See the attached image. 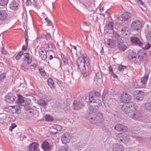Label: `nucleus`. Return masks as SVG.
I'll use <instances>...</instances> for the list:
<instances>
[{
    "instance_id": "nucleus-1",
    "label": "nucleus",
    "mask_w": 151,
    "mask_h": 151,
    "mask_svg": "<svg viewBox=\"0 0 151 151\" xmlns=\"http://www.w3.org/2000/svg\"><path fill=\"white\" fill-rule=\"evenodd\" d=\"M85 116L86 118L89 120L92 124L97 125H99L101 122L103 118L102 113L99 111L97 109H93L88 111Z\"/></svg>"
},
{
    "instance_id": "nucleus-2",
    "label": "nucleus",
    "mask_w": 151,
    "mask_h": 151,
    "mask_svg": "<svg viewBox=\"0 0 151 151\" xmlns=\"http://www.w3.org/2000/svg\"><path fill=\"white\" fill-rule=\"evenodd\" d=\"M76 63L77 67L80 70L83 77H86L89 75V73L86 72L85 64L83 60L82 57H79L77 59Z\"/></svg>"
},
{
    "instance_id": "nucleus-3",
    "label": "nucleus",
    "mask_w": 151,
    "mask_h": 151,
    "mask_svg": "<svg viewBox=\"0 0 151 151\" xmlns=\"http://www.w3.org/2000/svg\"><path fill=\"white\" fill-rule=\"evenodd\" d=\"M142 22L141 21L136 20L133 22L131 24V29L134 31L140 32L142 27Z\"/></svg>"
},
{
    "instance_id": "nucleus-4",
    "label": "nucleus",
    "mask_w": 151,
    "mask_h": 151,
    "mask_svg": "<svg viewBox=\"0 0 151 151\" xmlns=\"http://www.w3.org/2000/svg\"><path fill=\"white\" fill-rule=\"evenodd\" d=\"M129 115L131 118L136 120L142 121L143 118L142 113L139 111L132 113Z\"/></svg>"
},
{
    "instance_id": "nucleus-5",
    "label": "nucleus",
    "mask_w": 151,
    "mask_h": 151,
    "mask_svg": "<svg viewBox=\"0 0 151 151\" xmlns=\"http://www.w3.org/2000/svg\"><path fill=\"white\" fill-rule=\"evenodd\" d=\"M134 100L135 101L142 100L144 97V94L142 91L139 90H136L134 92Z\"/></svg>"
},
{
    "instance_id": "nucleus-6",
    "label": "nucleus",
    "mask_w": 151,
    "mask_h": 151,
    "mask_svg": "<svg viewBox=\"0 0 151 151\" xmlns=\"http://www.w3.org/2000/svg\"><path fill=\"white\" fill-rule=\"evenodd\" d=\"M84 106V104L82 101H74L73 103L72 107L73 109L80 110Z\"/></svg>"
},
{
    "instance_id": "nucleus-7",
    "label": "nucleus",
    "mask_w": 151,
    "mask_h": 151,
    "mask_svg": "<svg viewBox=\"0 0 151 151\" xmlns=\"http://www.w3.org/2000/svg\"><path fill=\"white\" fill-rule=\"evenodd\" d=\"M138 58L142 62L145 61L147 58V54L145 50H141L138 53Z\"/></svg>"
},
{
    "instance_id": "nucleus-8",
    "label": "nucleus",
    "mask_w": 151,
    "mask_h": 151,
    "mask_svg": "<svg viewBox=\"0 0 151 151\" xmlns=\"http://www.w3.org/2000/svg\"><path fill=\"white\" fill-rule=\"evenodd\" d=\"M71 136L70 134L68 132L63 133L61 137V140L63 144L68 143L70 139Z\"/></svg>"
},
{
    "instance_id": "nucleus-9",
    "label": "nucleus",
    "mask_w": 151,
    "mask_h": 151,
    "mask_svg": "<svg viewBox=\"0 0 151 151\" xmlns=\"http://www.w3.org/2000/svg\"><path fill=\"white\" fill-rule=\"evenodd\" d=\"M121 101L125 103H127L131 100V96L126 93H123L120 97Z\"/></svg>"
},
{
    "instance_id": "nucleus-10",
    "label": "nucleus",
    "mask_w": 151,
    "mask_h": 151,
    "mask_svg": "<svg viewBox=\"0 0 151 151\" xmlns=\"http://www.w3.org/2000/svg\"><path fill=\"white\" fill-rule=\"evenodd\" d=\"M41 147L44 151H51L52 149L51 145L46 140L42 142Z\"/></svg>"
},
{
    "instance_id": "nucleus-11",
    "label": "nucleus",
    "mask_w": 151,
    "mask_h": 151,
    "mask_svg": "<svg viewBox=\"0 0 151 151\" xmlns=\"http://www.w3.org/2000/svg\"><path fill=\"white\" fill-rule=\"evenodd\" d=\"M130 41L132 44L135 45L139 46H143L144 45L143 44L138 37L134 36L131 37L130 38Z\"/></svg>"
},
{
    "instance_id": "nucleus-12",
    "label": "nucleus",
    "mask_w": 151,
    "mask_h": 151,
    "mask_svg": "<svg viewBox=\"0 0 151 151\" xmlns=\"http://www.w3.org/2000/svg\"><path fill=\"white\" fill-rule=\"evenodd\" d=\"M136 53L133 51L130 52L128 55V60L132 63H136Z\"/></svg>"
},
{
    "instance_id": "nucleus-13",
    "label": "nucleus",
    "mask_w": 151,
    "mask_h": 151,
    "mask_svg": "<svg viewBox=\"0 0 151 151\" xmlns=\"http://www.w3.org/2000/svg\"><path fill=\"white\" fill-rule=\"evenodd\" d=\"M19 4L15 0H13L9 4V8L13 10H17L18 9Z\"/></svg>"
},
{
    "instance_id": "nucleus-14",
    "label": "nucleus",
    "mask_w": 151,
    "mask_h": 151,
    "mask_svg": "<svg viewBox=\"0 0 151 151\" xmlns=\"http://www.w3.org/2000/svg\"><path fill=\"white\" fill-rule=\"evenodd\" d=\"M39 57L42 60H45L47 58V52L45 49L42 47H40L39 49Z\"/></svg>"
},
{
    "instance_id": "nucleus-15",
    "label": "nucleus",
    "mask_w": 151,
    "mask_h": 151,
    "mask_svg": "<svg viewBox=\"0 0 151 151\" xmlns=\"http://www.w3.org/2000/svg\"><path fill=\"white\" fill-rule=\"evenodd\" d=\"M124 147L122 144L117 143L113 145L112 151H124Z\"/></svg>"
},
{
    "instance_id": "nucleus-16",
    "label": "nucleus",
    "mask_w": 151,
    "mask_h": 151,
    "mask_svg": "<svg viewBox=\"0 0 151 151\" xmlns=\"http://www.w3.org/2000/svg\"><path fill=\"white\" fill-rule=\"evenodd\" d=\"M93 101L92 104H90L93 109H97L99 107H100L102 104V101L100 100H96V101Z\"/></svg>"
},
{
    "instance_id": "nucleus-17",
    "label": "nucleus",
    "mask_w": 151,
    "mask_h": 151,
    "mask_svg": "<svg viewBox=\"0 0 151 151\" xmlns=\"http://www.w3.org/2000/svg\"><path fill=\"white\" fill-rule=\"evenodd\" d=\"M131 14L129 12H126L124 13L121 16L119 19L121 20L124 21H128L130 19L131 17Z\"/></svg>"
},
{
    "instance_id": "nucleus-18",
    "label": "nucleus",
    "mask_w": 151,
    "mask_h": 151,
    "mask_svg": "<svg viewBox=\"0 0 151 151\" xmlns=\"http://www.w3.org/2000/svg\"><path fill=\"white\" fill-rule=\"evenodd\" d=\"M15 98L16 97L14 94L9 93L6 96L5 99L7 102L11 103L15 100Z\"/></svg>"
},
{
    "instance_id": "nucleus-19",
    "label": "nucleus",
    "mask_w": 151,
    "mask_h": 151,
    "mask_svg": "<svg viewBox=\"0 0 151 151\" xmlns=\"http://www.w3.org/2000/svg\"><path fill=\"white\" fill-rule=\"evenodd\" d=\"M126 106L128 107L129 111V112L134 111L135 110H137L138 108L136 103L134 102L128 103Z\"/></svg>"
},
{
    "instance_id": "nucleus-20",
    "label": "nucleus",
    "mask_w": 151,
    "mask_h": 151,
    "mask_svg": "<svg viewBox=\"0 0 151 151\" xmlns=\"http://www.w3.org/2000/svg\"><path fill=\"white\" fill-rule=\"evenodd\" d=\"M119 40L117 41V46L118 48L120 50L124 51L127 48V46L124 44L123 42Z\"/></svg>"
},
{
    "instance_id": "nucleus-21",
    "label": "nucleus",
    "mask_w": 151,
    "mask_h": 151,
    "mask_svg": "<svg viewBox=\"0 0 151 151\" xmlns=\"http://www.w3.org/2000/svg\"><path fill=\"white\" fill-rule=\"evenodd\" d=\"M149 74L148 73H145L144 76L141 78L140 79V82L141 84L143 87L145 86L147 80L148 78Z\"/></svg>"
},
{
    "instance_id": "nucleus-22",
    "label": "nucleus",
    "mask_w": 151,
    "mask_h": 151,
    "mask_svg": "<svg viewBox=\"0 0 151 151\" xmlns=\"http://www.w3.org/2000/svg\"><path fill=\"white\" fill-rule=\"evenodd\" d=\"M96 79L97 83V84H101L103 82V77L101 72L100 71L98 72L96 74Z\"/></svg>"
},
{
    "instance_id": "nucleus-23",
    "label": "nucleus",
    "mask_w": 151,
    "mask_h": 151,
    "mask_svg": "<svg viewBox=\"0 0 151 151\" xmlns=\"http://www.w3.org/2000/svg\"><path fill=\"white\" fill-rule=\"evenodd\" d=\"M7 17L8 14L5 10H0V20H5L7 18Z\"/></svg>"
},
{
    "instance_id": "nucleus-24",
    "label": "nucleus",
    "mask_w": 151,
    "mask_h": 151,
    "mask_svg": "<svg viewBox=\"0 0 151 151\" xmlns=\"http://www.w3.org/2000/svg\"><path fill=\"white\" fill-rule=\"evenodd\" d=\"M38 143L36 142H32L30 144L29 146V150L30 151H37V150Z\"/></svg>"
},
{
    "instance_id": "nucleus-25",
    "label": "nucleus",
    "mask_w": 151,
    "mask_h": 151,
    "mask_svg": "<svg viewBox=\"0 0 151 151\" xmlns=\"http://www.w3.org/2000/svg\"><path fill=\"white\" fill-rule=\"evenodd\" d=\"M115 130L118 131H123L126 129L125 126L121 124H117L114 127Z\"/></svg>"
},
{
    "instance_id": "nucleus-26",
    "label": "nucleus",
    "mask_w": 151,
    "mask_h": 151,
    "mask_svg": "<svg viewBox=\"0 0 151 151\" xmlns=\"http://www.w3.org/2000/svg\"><path fill=\"white\" fill-rule=\"evenodd\" d=\"M105 27L107 30H111L112 31L114 29L113 22L109 21L107 22L106 24Z\"/></svg>"
},
{
    "instance_id": "nucleus-27",
    "label": "nucleus",
    "mask_w": 151,
    "mask_h": 151,
    "mask_svg": "<svg viewBox=\"0 0 151 151\" xmlns=\"http://www.w3.org/2000/svg\"><path fill=\"white\" fill-rule=\"evenodd\" d=\"M18 98L17 100V102L19 105H21L24 106V104L25 102V100L23 99L22 96L20 95H17Z\"/></svg>"
},
{
    "instance_id": "nucleus-28",
    "label": "nucleus",
    "mask_w": 151,
    "mask_h": 151,
    "mask_svg": "<svg viewBox=\"0 0 151 151\" xmlns=\"http://www.w3.org/2000/svg\"><path fill=\"white\" fill-rule=\"evenodd\" d=\"M106 42L110 48H113L116 45L115 41L110 39H107Z\"/></svg>"
},
{
    "instance_id": "nucleus-29",
    "label": "nucleus",
    "mask_w": 151,
    "mask_h": 151,
    "mask_svg": "<svg viewBox=\"0 0 151 151\" xmlns=\"http://www.w3.org/2000/svg\"><path fill=\"white\" fill-rule=\"evenodd\" d=\"M100 94L98 92H95L93 93H91L90 94V101H91V100H93V98L94 97V98H96L98 97L99 98L100 96Z\"/></svg>"
},
{
    "instance_id": "nucleus-30",
    "label": "nucleus",
    "mask_w": 151,
    "mask_h": 151,
    "mask_svg": "<svg viewBox=\"0 0 151 151\" xmlns=\"http://www.w3.org/2000/svg\"><path fill=\"white\" fill-rule=\"evenodd\" d=\"M38 104L44 108H46L48 104V102L43 99H40L38 101Z\"/></svg>"
},
{
    "instance_id": "nucleus-31",
    "label": "nucleus",
    "mask_w": 151,
    "mask_h": 151,
    "mask_svg": "<svg viewBox=\"0 0 151 151\" xmlns=\"http://www.w3.org/2000/svg\"><path fill=\"white\" fill-rule=\"evenodd\" d=\"M47 83L48 85L51 88H54L55 86V83L52 79L51 78H49L47 79Z\"/></svg>"
},
{
    "instance_id": "nucleus-32",
    "label": "nucleus",
    "mask_w": 151,
    "mask_h": 151,
    "mask_svg": "<svg viewBox=\"0 0 151 151\" xmlns=\"http://www.w3.org/2000/svg\"><path fill=\"white\" fill-rule=\"evenodd\" d=\"M114 37L116 39L117 41L122 40V38L120 35L118 34L114 30L112 31Z\"/></svg>"
},
{
    "instance_id": "nucleus-33",
    "label": "nucleus",
    "mask_w": 151,
    "mask_h": 151,
    "mask_svg": "<svg viewBox=\"0 0 151 151\" xmlns=\"http://www.w3.org/2000/svg\"><path fill=\"white\" fill-rule=\"evenodd\" d=\"M117 139L119 142H124L123 136L122 133H119L116 135Z\"/></svg>"
},
{
    "instance_id": "nucleus-34",
    "label": "nucleus",
    "mask_w": 151,
    "mask_h": 151,
    "mask_svg": "<svg viewBox=\"0 0 151 151\" xmlns=\"http://www.w3.org/2000/svg\"><path fill=\"white\" fill-rule=\"evenodd\" d=\"M127 103H125V104L123 105L122 107V109L124 112L126 113V114L127 113H130L129 111L128 107L126 106L127 105Z\"/></svg>"
},
{
    "instance_id": "nucleus-35",
    "label": "nucleus",
    "mask_w": 151,
    "mask_h": 151,
    "mask_svg": "<svg viewBox=\"0 0 151 151\" xmlns=\"http://www.w3.org/2000/svg\"><path fill=\"white\" fill-rule=\"evenodd\" d=\"M61 57L63 62L65 64H68V60L66 56L64 54H62L61 55Z\"/></svg>"
},
{
    "instance_id": "nucleus-36",
    "label": "nucleus",
    "mask_w": 151,
    "mask_h": 151,
    "mask_svg": "<svg viewBox=\"0 0 151 151\" xmlns=\"http://www.w3.org/2000/svg\"><path fill=\"white\" fill-rule=\"evenodd\" d=\"M145 107L147 110L151 111V102H146L145 104Z\"/></svg>"
},
{
    "instance_id": "nucleus-37",
    "label": "nucleus",
    "mask_w": 151,
    "mask_h": 151,
    "mask_svg": "<svg viewBox=\"0 0 151 151\" xmlns=\"http://www.w3.org/2000/svg\"><path fill=\"white\" fill-rule=\"evenodd\" d=\"M82 58L85 65H86L87 66H88L89 65V63L88 59L83 55H82Z\"/></svg>"
},
{
    "instance_id": "nucleus-38",
    "label": "nucleus",
    "mask_w": 151,
    "mask_h": 151,
    "mask_svg": "<svg viewBox=\"0 0 151 151\" xmlns=\"http://www.w3.org/2000/svg\"><path fill=\"white\" fill-rule=\"evenodd\" d=\"M9 0H0V6H6L8 3Z\"/></svg>"
},
{
    "instance_id": "nucleus-39",
    "label": "nucleus",
    "mask_w": 151,
    "mask_h": 151,
    "mask_svg": "<svg viewBox=\"0 0 151 151\" xmlns=\"http://www.w3.org/2000/svg\"><path fill=\"white\" fill-rule=\"evenodd\" d=\"M127 66L123 65H119L118 66V70L119 71L122 72L125 70L126 69Z\"/></svg>"
},
{
    "instance_id": "nucleus-40",
    "label": "nucleus",
    "mask_w": 151,
    "mask_h": 151,
    "mask_svg": "<svg viewBox=\"0 0 151 151\" xmlns=\"http://www.w3.org/2000/svg\"><path fill=\"white\" fill-rule=\"evenodd\" d=\"M146 37L148 42H151V32H149L146 35Z\"/></svg>"
},
{
    "instance_id": "nucleus-41",
    "label": "nucleus",
    "mask_w": 151,
    "mask_h": 151,
    "mask_svg": "<svg viewBox=\"0 0 151 151\" xmlns=\"http://www.w3.org/2000/svg\"><path fill=\"white\" fill-rule=\"evenodd\" d=\"M24 54L23 52L22 51L19 52L17 55L16 57V59L17 60H18L20 59L22 57V56Z\"/></svg>"
},
{
    "instance_id": "nucleus-42",
    "label": "nucleus",
    "mask_w": 151,
    "mask_h": 151,
    "mask_svg": "<svg viewBox=\"0 0 151 151\" xmlns=\"http://www.w3.org/2000/svg\"><path fill=\"white\" fill-rule=\"evenodd\" d=\"M16 119V118L14 116L10 115L8 118V121L9 122H13Z\"/></svg>"
},
{
    "instance_id": "nucleus-43",
    "label": "nucleus",
    "mask_w": 151,
    "mask_h": 151,
    "mask_svg": "<svg viewBox=\"0 0 151 151\" xmlns=\"http://www.w3.org/2000/svg\"><path fill=\"white\" fill-rule=\"evenodd\" d=\"M12 110L14 113H18V111L19 108L17 106H12Z\"/></svg>"
},
{
    "instance_id": "nucleus-44",
    "label": "nucleus",
    "mask_w": 151,
    "mask_h": 151,
    "mask_svg": "<svg viewBox=\"0 0 151 151\" xmlns=\"http://www.w3.org/2000/svg\"><path fill=\"white\" fill-rule=\"evenodd\" d=\"M21 67L22 70L25 71H27L28 69V68L27 67V65L23 64L21 65Z\"/></svg>"
},
{
    "instance_id": "nucleus-45",
    "label": "nucleus",
    "mask_w": 151,
    "mask_h": 151,
    "mask_svg": "<svg viewBox=\"0 0 151 151\" xmlns=\"http://www.w3.org/2000/svg\"><path fill=\"white\" fill-rule=\"evenodd\" d=\"M45 120L48 121H51L53 120V118L49 115H46L45 117Z\"/></svg>"
},
{
    "instance_id": "nucleus-46",
    "label": "nucleus",
    "mask_w": 151,
    "mask_h": 151,
    "mask_svg": "<svg viewBox=\"0 0 151 151\" xmlns=\"http://www.w3.org/2000/svg\"><path fill=\"white\" fill-rule=\"evenodd\" d=\"M123 140L124 141H128L129 140V136L126 134H123Z\"/></svg>"
},
{
    "instance_id": "nucleus-47",
    "label": "nucleus",
    "mask_w": 151,
    "mask_h": 151,
    "mask_svg": "<svg viewBox=\"0 0 151 151\" xmlns=\"http://www.w3.org/2000/svg\"><path fill=\"white\" fill-rule=\"evenodd\" d=\"M39 70L41 75L45 76L46 75V73L45 71L42 68H40L39 69Z\"/></svg>"
},
{
    "instance_id": "nucleus-48",
    "label": "nucleus",
    "mask_w": 151,
    "mask_h": 151,
    "mask_svg": "<svg viewBox=\"0 0 151 151\" xmlns=\"http://www.w3.org/2000/svg\"><path fill=\"white\" fill-rule=\"evenodd\" d=\"M76 146L78 148V149H79L83 147V145L82 142H79L76 143Z\"/></svg>"
},
{
    "instance_id": "nucleus-49",
    "label": "nucleus",
    "mask_w": 151,
    "mask_h": 151,
    "mask_svg": "<svg viewBox=\"0 0 151 151\" xmlns=\"http://www.w3.org/2000/svg\"><path fill=\"white\" fill-rule=\"evenodd\" d=\"M17 127V125L15 123H12L10 127L9 130L12 131L13 129Z\"/></svg>"
},
{
    "instance_id": "nucleus-50",
    "label": "nucleus",
    "mask_w": 151,
    "mask_h": 151,
    "mask_svg": "<svg viewBox=\"0 0 151 151\" xmlns=\"http://www.w3.org/2000/svg\"><path fill=\"white\" fill-rule=\"evenodd\" d=\"M142 47H144V49L146 50H148L151 47V45L149 44L148 43H147V45H144V46H142Z\"/></svg>"
},
{
    "instance_id": "nucleus-51",
    "label": "nucleus",
    "mask_w": 151,
    "mask_h": 151,
    "mask_svg": "<svg viewBox=\"0 0 151 151\" xmlns=\"http://www.w3.org/2000/svg\"><path fill=\"white\" fill-rule=\"evenodd\" d=\"M24 55V57L25 58L24 61H26L27 59H28L29 58V54L28 53H25Z\"/></svg>"
},
{
    "instance_id": "nucleus-52",
    "label": "nucleus",
    "mask_w": 151,
    "mask_h": 151,
    "mask_svg": "<svg viewBox=\"0 0 151 151\" xmlns=\"http://www.w3.org/2000/svg\"><path fill=\"white\" fill-rule=\"evenodd\" d=\"M6 76L5 73H3L0 75V81L4 79Z\"/></svg>"
},
{
    "instance_id": "nucleus-53",
    "label": "nucleus",
    "mask_w": 151,
    "mask_h": 151,
    "mask_svg": "<svg viewBox=\"0 0 151 151\" xmlns=\"http://www.w3.org/2000/svg\"><path fill=\"white\" fill-rule=\"evenodd\" d=\"M119 31L121 32V34L123 35L125 34L126 35L127 34V33H125L126 29L124 27H122Z\"/></svg>"
},
{
    "instance_id": "nucleus-54",
    "label": "nucleus",
    "mask_w": 151,
    "mask_h": 151,
    "mask_svg": "<svg viewBox=\"0 0 151 151\" xmlns=\"http://www.w3.org/2000/svg\"><path fill=\"white\" fill-rule=\"evenodd\" d=\"M133 137L134 139H135L138 142L140 141L142 139V138L140 137L135 136Z\"/></svg>"
},
{
    "instance_id": "nucleus-55",
    "label": "nucleus",
    "mask_w": 151,
    "mask_h": 151,
    "mask_svg": "<svg viewBox=\"0 0 151 151\" xmlns=\"http://www.w3.org/2000/svg\"><path fill=\"white\" fill-rule=\"evenodd\" d=\"M55 129L57 131H60L62 129V127L60 125H57L56 126Z\"/></svg>"
},
{
    "instance_id": "nucleus-56",
    "label": "nucleus",
    "mask_w": 151,
    "mask_h": 151,
    "mask_svg": "<svg viewBox=\"0 0 151 151\" xmlns=\"http://www.w3.org/2000/svg\"><path fill=\"white\" fill-rule=\"evenodd\" d=\"M25 106V109L27 111H29L32 109V107L30 106L26 105V106Z\"/></svg>"
},
{
    "instance_id": "nucleus-57",
    "label": "nucleus",
    "mask_w": 151,
    "mask_h": 151,
    "mask_svg": "<svg viewBox=\"0 0 151 151\" xmlns=\"http://www.w3.org/2000/svg\"><path fill=\"white\" fill-rule=\"evenodd\" d=\"M28 45H24L22 46V50L23 51H26L27 50Z\"/></svg>"
},
{
    "instance_id": "nucleus-58",
    "label": "nucleus",
    "mask_w": 151,
    "mask_h": 151,
    "mask_svg": "<svg viewBox=\"0 0 151 151\" xmlns=\"http://www.w3.org/2000/svg\"><path fill=\"white\" fill-rule=\"evenodd\" d=\"M1 52L2 54L4 55H5L6 54V51L4 49V47H3L1 48Z\"/></svg>"
},
{
    "instance_id": "nucleus-59",
    "label": "nucleus",
    "mask_w": 151,
    "mask_h": 151,
    "mask_svg": "<svg viewBox=\"0 0 151 151\" xmlns=\"http://www.w3.org/2000/svg\"><path fill=\"white\" fill-rule=\"evenodd\" d=\"M94 98V97L93 98V100H91V101H90V95H89V102H90V103H92L93 101H96V100H99V98H98V97H97L96 98Z\"/></svg>"
},
{
    "instance_id": "nucleus-60",
    "label": "nucleus",
    "mask_w": 151,
    "mask_h": 151,
    "mask_svg": "<svg viewBox=\"0 0 151 151\" xmlns=\"http://www.w3.org/2000/svg\"><path fill=\"white\" fill-rule=\"evenodd\" d=\"M51 38V36L48 33H46L45 36L46 39L48 40Z\"/></svg>"
},
{
    "instance_id": "nucleus-61",
    "label": "nucleus",
    "mask_w": 151,
    "mask_h": 151,
    "mask_svg": "<svg viewBox=\"0 0 151 151\" xmlns=\"http://www.w3.org/2000/svg\"><path fill=\"white\" fill-rule=\"evenodd\" d=\"M29 66L31 67H33V68H31V69H33L34 70H35V68H36V65L35 64V63H34L32 64H31V65H29Z\"/></svg>"
},
{
    "instance_id": "nucleus-62",
    "label": "nucleus",
    "mask_w": 151,
    "mask_h": 151,
    "mask_svg": "<svg viewBox=\"0 0 151 151\" xmlns=\"http://www.w3.org/2000/svg\"><path fill=\"white\" fill-rule=\"evenodd\" d=\"M109 72L110 74H111L112 73H114L113 69H112V68L111 66H110L109 67Z\"/></svg>"
},
{
    "instance_id": "nucleus-63",
    "label": "nucleus",
    "mask_w": 151,
    "mask_h": 151,
    "mask_svg": "<svg viewBox=\"0 0 151 151\" xmlns=\"http://www.w3.org/2000/svg\"><path fill=\"white\" fill-rule=\"evenodd\" d=\"M26 3L27 5V6L31 5L32 4L31 0H27Z\"/></svg>"
},
{
    "instance_id": "nucleus-64",
    "label": "nucleus",
    "mask_w": 151,
    "mask_h": 151,
    "mask_svg": "<svg viewBox=\"0 0 151 151\" xmlns=\"http://www.w3.org/2000/svg\"><path fill=\"white\" fill-rule=\"evenodd\" d=\"M25 61L27 62L28 64H29L32 62V60L31 59H30L29 58H28V59H27Z\"/></svg>"
}]
</instances>
